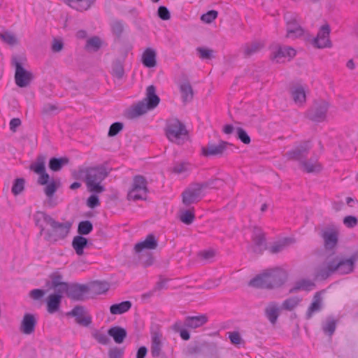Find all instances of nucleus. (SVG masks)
<instances>
[{
	"label": "nucleus",
	"instance_id": "60",
	"mask_svg": "<svg viewBox=\"0 0 358 358\" xmlns=\"http://www.w3.org/2000/svg\"><path fill=\"white\" fill-rule=\"evenodd\" d=\"M87 204L91 208H94L99 206L100 202H99V197L95 194L91 195L87 199Z\"/></svg>",
	"mask_w": 358,
	"mask_h": 358
},
{
	"label": "nucleus",
	"instance_id": "7",
	"mask_svg": "<svg viewBox=\"0 0 358 358\" xmlns=\"http://www.w3.org/2000/svg\"><path fill=\"white\" fill-rule=\"evenodd\" d=\"M165 134L171 142L178 145H182L188 140V131L186 127L178 119L167 120Z\"/></svg>",
	"mask_w": 358,
	"mask_h": 358
},
{
	"label": "nucleus",
	"instance_id": "22",
	"mask_svg": "<svg viewBox=\"0 0 358 358\" xmlns=\"http://www.w3.org/2000/svg\"><path fill=\"white\" fill-rule=\"evenodd\" d=\"M36 323L37 320L34 315L26 313L21 322L20 330L24 334L29 335L34 331Z\"/></svg>",
	"mask_w": 358,
	"mask_h": 358
},
{
	"label": "nucleus",
	"instance_id": "31",
	"mask_svg": "<svg viewBox=\"0 0 358 358\" xmlns=\"http://www.w3.org/2000/svg\"><path fill=\"white\" fill-rule=\"evenodd\" d=\"M280 314V308L275 302L270 303L265 309V315L269 322L275 324Z\"/></svg>",
	"mask_w": 358,
	"mask_h": 358
},
{
	"label": "nucleus",
	"instance_id": "43",
	"mask_svg": "<svg viewBox=\"0 0 358 358\" xmlns=\"http://www.w3.org/2000/svg\"><path fill=\"white\" fill-rule=\"evenodd\" d=\"M91 289L96 294H102L109 289V285L106 282H94L91 285Z\"/></svg>",
	"mask_w": 358,
	"mask_h": 358
},
{
	"label": "nucleus",
	"instance_id": "32",
	"mask_svg": "<svg viewBox=\"0 0 358 358\" xmlns=\"http://www.w3.org/2000/svg\"><path fill=\"white\" fill-rule=\"evenodd\" d=\"M108 334L113 337L114 341L118 344L122 343L127 337L126 330L118 326L110 328Z\"/></svg>",
	"mask_w": 358,
	"mask_h": 358
},
{
	"label": "nucleus",
	"instance_id": "30",
	"mask_svg": "<svg viewBox=\"0 0 358 358\" xmlns=\"http://www.w3.org/2000/svg\"><path fill=\"white\" fill-rule=\"evenodd\" d=\"M72 247L78 256L84 254V249L88 247V240L83 236H76L72 241Z\"/></svg>",
	"mask_w": 358,
	"mask_h": 358
},
{
	"label": "nucleus",
	"instance_id": "25",
	"mask_svg": "<svg viewBox=\"0 0 358 358\" xmlns=\"http://www.w3.org/2000/svg\"><path fill=\"white\" fill-rule=\"evenodd\" d=\"M292 97L296 104L302 106L306 99L305 87L301 85L297 84L290 88Z\"/></svg>",
	"mask_w": 358,
	"mask_h": 358
},
{
	"label": "nucleus",
	"instance_id": "21",
	"mask_svg": "<svg viewBox=\"0 0 358 358\" xmlns=\"http://www.w3.org/2000/svg\"><path fill=\"white\" fill-rule=\"evenodd\" d=\"M252 240L254 243L255 252H262L266 248L265 234L260 227H253Z\"/></svg>",
	"mask_w": 358,
	"mask_h": 358
},
{
	"label": "nucleus",
	"instance_id": "2",
	"mask_svg": "<svg viewBox=\"0 0 358 358\" xmlns=\"http://www.w3.org/2000/svg\"><path fill=\"white\" fill-rule=\"evenodd\" d=\"M353 267L354 261L352 259L328 258L317 269L315 279L324 280L334 272L342 275L348 274L352 271Z\"/></svg>",
	"mask_w": 358,
	"mask_h": 358
},
{
	"label": "nucleus",
	"instance_id": "37",
	"mask_svg": "<svg viewBox=\"0 0 358 358\" xmlns=\"http://www.w3.org/2000/svg\"><path fill=\"white\" fill-rule=\"evenodd\" d=\"M313 287V283L310 280L302 279L295 283L294 287L290 289L289 292L293 293L298 290L310 291L312 289Z\"/></svg>",
	"mask_w": 358,
	"mask_h": 358
},
{
	"label": "nucleus",
	"instance_id": "47",
	"mask_svg": "<svg viewBox=\"0 0 358 358\" xmlns=\"http://www.w3.org/2000/svg\"><path fill=\"white\" fill-rule=\"evenodd\" d=\"M336 329V321L332 318H328L322 325V329L325 334L331 336Z\"/></svg>",
	"mask_w": 358,
	"mask_h": 358
},
{
	"label": "nucleus",
	"instance_id": "38",
	"mask_svg": "<svg viewBox=\"0 0 358 358\" xmlns=\"http://www.w3.org/2000/svg\"><path fill=\"white\" fill-rule=\"evenodd\" d=\"M68 163L69 159L66 157H53L50 159L49 168L53 171H58L62 168L64 165H66Z\"/></svg>",
	"mask_w": 358,
	"mask_h": 358
},
{
	"label": "nucleus",
	"instance_id": "4",
	"mask_svg": "<svg viewBox=\"0 0 358 358\" xmlns=\"http://www.w3.org/2000/svg\"><path fill=\"white\" fill-rule=\"evenodd\" d=\"M208 318L206 315L201 314L194 316H187L183 320H176L171 326V329L179 333L180 338L184 341L190 338L189 329H196L203 327L208 322Z\"/></svg>",
	"mask_w": 358,
	"mask_h": 358
},
{
	"label": "nucleus",
	"instance_id": "20",
	"mask_svg": "<svg viewBox=\"0 0 358 358\" xmlns=\"http://www.w3.org/2000/svg\"><path fill=\"white\" fill-rule=\"evenodd\" d=\"M54 218L43 211H37L34 215V221L36 227L40 229V235H44L47 231L45 225L50 226L54 223Z\"/></svg>",
	"mask_w": 358,
	"mask_h": 358
},
{
	"label": "nucleus",
	"instance_id": "16",
	"mask_svg": "<svg viewBox=\"0 0 358 358\" xmlns=\"http://www.w3.org/2000/svg\"><path fill=\"white\" fill-rule=\"evenodd\" d=\"M88 292V287L84 285L67 284L66 287L64 289V293L73 301H83L85 295Z\"/></svg>",
	"mask_w": 358,
	"mask_h": 358
},
{
	"label": "nucleus",
	"instance_id": "29",
	"mask_svg": "<svg viewBox=\"0 0 358 358\" xmlns=\"http://www.w3.org/2000/svg\"><path fill=\"white\" fill-rule=\"evenodd\" d=\"M157 55L155 50L148 48L142 55V63L147 68H152L157 65Z\"/></svg>",
	"mask_w": 358,
	"mask_h": 358
},
{
	"label": "nucleus",
	"instance_id": "6",
	"mask_svg": "<svg viewBox=\"0 0 358 358\" xmlns=\"http://www.w3.org/2000/svg\"><path fill=\"white\" fill-rule=\"evenodd\" d=\"M159 97L156 94V89L154 85H150L146 90V97L136 105H134L128 111L130 118L141 116L148 110L156 108L159 103Z\"/></svg>",
	"mask_w": 358,
	"mask_h": 358
},
{
	"label": "nucleus",
	"instance_id": "34",
	"mask_svg": "<svg viewBox=\"0 0 358 358\" xmlns=\"http://www.w3.org/2000/svg\"><path fill=\"white\" fill-rule=\"evenodd\" d=\"M264 44L262 41H252L250 43H247L243 47L244 55L246 57H250L258 52Z\"/></svg>",
	"mask_w": 358,
	"mask_h": 358
},
{
	"label": "nucleus",
	"instance_id": "27",
	"mask_svg": "<svg viewBox=\"0 0 358 358\" xmlns=\"http://www.w3.org/2000/svg\"><path fill=\"white\" fill-rule=\"evenodd\" d=\"M62 294L56 292L48 296L47 299V310L49 313H55L59 310L62 302Z\"/></svg>",
	"mask_w": 358,
	"mask_h": 358
},
{
	"label": "nucleus",
	"instance_id": "1",
	"mask_svg": "<svg viewBox=\"0 0 358 358\" xmlns=\"http://www.w3.org/2000/svg\"><path fill=\"white\" fill-rule=\"evenodd\" d=\"M287 278L285 270L276 267L267 269L250 280L249 285L257 288L274 289L282 286Z\"/></svg>",
	"mask_w": 358,
	"mask_h": 358
},
{
	"label": "nucleus",
	"instance_id": "33",
	"mask_svg": "<svg viewBox=\"0 0 358 358\" xmlns=\"http://www.w3.org/2000/svg\"><path fill=\"white\" fill-rule=\"evenodd\" d=\"M180 92L183 103L189 102L192 100L194 92L193 89L189 82H185L179 86Z\"/></svg>",
	"mask_w": 358,
	"mask_h": 358
},
{
	"label": "nucleus",
	"instance_id": "10",
	"mask_svg": "<svg viewBox=\"0 0 358 358\" xmlns=\"http://www.w3.org/2000/svg\"><path fill=\"white\" fill-rule=\"evenodd\" d=\"M310 146L308 143L302 145L287 152L286 155L289 159L297 160L301 163V168L307 173L313 172V164L310 162L303 161L308 153Z\"/></svg>",
	"mask_w": 358,
	"mask_h": 358
},
{
	"label": "nucleus",
	"instance_id": "61",
	"mask_svg": "<svg viewBox=\"0 0 358 358\" xmlns=\"http://www.w3.org/2000/svg\"><path fill=\"white\" fill-rule=\"evenodd\" d=\"M199 256L204 260H210L215 257V251L213 250H208L201 251Z\"/></svg>",
	"mask_w": 358,
	"mask_h": 358
},
{
	"label": "nucleus",
	"instance_id": "41",
	"mask_svg": "<svg viewBox=\"0 0 358 358\" xmlns=\"http://www.w3.org/2000/svg\"><path fill=\"white\" fill-rule=\"evenodd\" d=\"M301 299L297 296H292L285 300L282 303V308L291 311L300 303Z\"/></svg>",
	"mask_w": 358,
	"mask_h": 358
},
{
	"label": "nucleus",
	"instance_id": "46",
	"mask_svg": "<svg viewBox=\"0 0 358 358\" xmlns=\"http://www.w3.org/2000/svg\"><path fill=\"white\" fill-rule=\"evenodd\" d=\"M24 183L25 180L22 178L15 179L12 187V193L14 195H18L22 193L24 189Z\"/></svg>",
	"mask_w": 358,
	"mask_h": 358
},
{
	"label": "nucleus",
	"instance_id": "51",
	"mask_svg": "<svg viewBox=\"0 0 358 358\" xmlns=\"http://www.w3.org/2000/svg\"><path fill=\"white\" fill-rule=\"evenodd\" d=\"M111 30L113 34L120 36L123 32L124 27L120 21L115 20L110 24Z\"/></svg>",
	"mask_w": 358,
	"mask_h": 358
},
{
	"label": "nucleus",
	"instance_id": "50",
	"mask_svg": "<svg viewBox=\"0 0 358 358\" xmlns=\"http://www.w3.org/2000/svg\"><path fill=\"white\" fill-rule=\"evenodd\" d=\"M0 37L3 41L9 45H13L17 43V39L15 35L10 32L5 31L0 33Z\"/></svg>",
	"mask_w": 358,
	"mask_h": 358
},
{
	"label": "nucleus",
	"instance_id": "3",
	"mask_svg": "<svg viewBox=\"0 0 358 358\" xmlns=\"http://www.w3.org/2000/svg\"><path fill=\"white\" fill-rule=\"evenodd\" d=\"M81 175H85L87 189L95 193H101L104 191L101 182L108 176L109 171L104 165L87 167L80 170Z\"/></svg>",
	"mask_w": 358,
	"mask_h": 358
},
{
	"label": "nucleus",
	"instance_id": "19",
	"mask_svg": "<svg viewBox=\"0 0 358 358\" xmlns=\"http://www.w3.org/2000/svg\"><path fill=\"white\" fill-rule=\"evenodd\" d=\"M329 103L322 100L315 103V124L328 121V110Z\"/></svg>",
	"mask_w": 358,
	"mask_h": 358
},
{
	"label": "nucleus",
	"instance_id": "12",
	"mask_svg": "<svg viewBox=\"0 0 358 358\" xmlns=\"http://www.w3.org/2000/svg\"><path fill=\"white\" fill-rule=\"evenodd\" d=\"M296 55V50L287 45H276L272 48L271 58L277 63H283L291 60Z\"/></svg>",
	"mask_w": 358,
	"mask_h": 358
},
{
	"label": "nucleus",
	"instance_id": "59",
	"mask_svg": "<svg viewBox=\"0 0 358 358\" xmlns=\"http://www.w3.org/2000/svg\"><path fill=\"white\" fill-rule=\"evenodd\" d=\"M124 351L117 347L111 348L108 352L109 358H122Z\"/></svg>",
	"mask_w": 358,
	"mask_h": 358
},
{
	"label": "nucleus",
	"instance_id": "48",
	"mask_svg": "<svg viewBox=\"0 0 358 358\" xmlns=\"http://www.w3.org/2000/svg\"><path fill=\"white\" fill-rule=\"evenodd\" d=\"M194 213L191 210H187L181 212L180 220L185 224H190L194 220Z\"/></svg>",
	"mask_w": 358,
	"mask_h": 358
},
{
	"label": "nucleus",
	"instance_id": "14",
	"mask_svg": "<svg viewBox=\"0 0 358 358\" xmlns=\"http://www.w3.org/2000/svg\"><path fill=\"white\" fill-rule=\"evenodd\" d=\"M231 145L228 142L221 141L218 144L212 143H208L206 146L201 148V155L206 157H221L224 155L228 147Z\"/></svg>",
	"mask_w": 358,
	"mask_h": 358
},
{
	"label": "nucleus",
	"instance_id": "55",
	"mask_svg": "<svg viewBox=\"0 0 358 358\" xmlns=\"http://www.w3.org/2000/svg\"><path fill=\"white\" fill-rule=\"evenodd\" d=\"M343 224L348 228H353L358 224V220L356 217L352 215H348L344 217Z\"/></svg>",
	"mask_w": 358,
	"mask_h": 358
},
{
	"label": "nucleus",
	"instance_id": "39",
	"mask_svg": "<svg viewBox=\"0 0 358 358\" xmlns=\"http://www.w3.org/2000/svg\"><path fill=\"white\" fill-rule=\"evenodd\" d=\"M45 157L40 155L36 158V162L30 165L29 169L36 173H43L45 171Z\"/></svg>",
	"mask_w": 358,
	"mask_h": 358
},
{
	"label": "nucleus",
	"instance_id": "56",
	"mask_svg": "<svg viewBox=\"0 0 358 358\" xmlns=\"http://www.w3.org/2000/svg\"><path fill=\"white\" fill-rule=\"evenodd\" d=\"M158 16L163 20H169L171 17L170 12L168 8L164 6L159 7L157 10Z\"/></svg>",
	"mask_w": 358,
	"mask_h": 358
},
{
	"label": "nucleus",
	"instance_id": "40",
	"mask_svg": "<svg viewBox=\"0 0 358 358\" xmlns=\"http://www.w3.org/2000/svg\"><path fill=\"white\" fill-rule=\"evenodd\" d=\"M192 164L189 162H182L174 164L172 171L176 174H183L187 173L192 169Z\"/></svg>",
	"mask_w": 358,
	"mask_h": 358
},
{
	"label": "nucleus",
	"instance_id": "63",
	"mask_svg": "<svg viewBox=\"0 0 358 358\" xmlns=\"http://www.w3.org/2000/svg\"><path fill=\"white\" fill-rule=\"evenodd\" d=\"M45 294L43 289H35L30 292L29 296L31 298L35 300L40 299Z\"/></svg>",
	"mask_w": 358,
	"mask_h": 358
},
{
	"label": "nucleus",
	"instance_id": "5",
	"mask_svg": "<svg viewBox=\"0 0 358 358\" xmlns=\"http://www.w3.org/2000/svg\"><path fill=\"white\" fill-rule=\"evenodd\" d=\"M223 180L215 179L209 182L193 183L182 194V203L186 206L199 201L203 196V191L208 187L217 188L223 185Z\"/></svg>",
	"mask_w": 358,
	"mask_h": 358
},
{
	"label": "nucleus",
	"instance_id": "36",
	"mask_svg": "<svg viewBox=\"0 0 358 358\" xmlns=\"http://www.w3.org/2000/svg\"><path fill=\"white\" fill-rule=\"evenodd\" d=\"M131 307V303L129 301H125L112 305L110 307V311L113 315H121L127 312Z\"/></svg>",
	"mask_w": 358,
	"mask_h": 358
},
{
	"label": "nucleus",
	"instance_id": "44",
	"mask_svg": "<svg viewBox=\"0 0 358 358\" xmlns=\"http://www.w3.org/2000/svg\"><path fill=\"white\" fill-rule=\"evenodd\" d=\"M92 224L88 220L82 221L78 224V232L80 236L87 235L92 231Z\"/></svg>",
	"mask_w": 358,
	"mask_h": 358
},
{
	"label": "nucleus",
	"instance_id": "42",
	"mask_svg": "<svg viewBox=\"0 0 358 358\" xmlns=\"http://www.w3.org/2000/svg\"><path fill=\"white\" fill-rule=\"evenodd\" d=\"M92 336L99 344L108 345L110 343V338L108 335L101 330L95 329L92 332Z\"/></svg>",
	"mask_w": 358,
	"mask_h": 358
},
{
	"label": "nucleus",
	"instance_id": "11",
	"mask_svg": "<svg viewBox=\"0 0 358 358\" xmlns=\"http://www.w3.org/2000/svg\"><path fill=\"white\" fill-rule=\"evenodd\" d=\"M148 193L147 181L142 176H136L133 180L131 189L129 191V200L145 199Z\"/></svg>",
	"mask_w": 358,
	"mask_h": 358
},
{
	"label": "nucleus",
	"instance_id": "17",
	"mask_svg": "<svg viewBox=\"0 0 358 358\" xmlns=\"http://www.w3.org/2000/svg\"><path fill=\"white\" fill-rule=\"evenodd\" d=\"M285 18L287 21V38H296L304 34V30L297 23L295 17L290 15H285Z\"/></svg>",
	"mask_w": 358,
	"mask_h": 358
},
{
	"label": "nucleus",
	"instance_id": "15",
	"mask_svg": "<svg viewBox=\"0 0 358 358\" xmlns=\"http://www.w3.org/2000/svg\"><path fill=\"white\" fill-rule=\"evenodd\" d=\"M67 316L75 317L76 322L83 327H88L92 323V317L84 306H76L70 312L66 313Z\"/></svg>",
	"mask_w": 358,
	"mask_h": 358
},
{
	"label": "nucleus",
	"instance_id": "24",
	"mask_svg": "<svg viewBox=\"0 0 358 358\" xmlns=\"http://www.w3.org/2000/svg\"><path fill=\"white\" fill-rule=\"evenodd\" d=\"M338 233L336 230L329 229L322 233V238L324 242V247L327 250L334 249L338 243Z\"/></svg>",
	"mask_w": 358,
	"mask_h": 358
},
{
	"label": "nucleus",
	"instance_id": "9",
	"mask_svg": "<svg viewBox=\"0 0 358 358\" xmlns=\"http://www.w3.org/2000/svg\"><path fill=\"white\" fill-rule=\"evenodd\" d=\"M11 64L15 69V82L20 87H27L34 78L31 71H27L22 64V58L13 56L11 59Z\"/></svg>",
	"mask_w": 358,
	"mask_h": 358
},
{
	"label": "nucleus",
	"instance_id": "26",
	"mask_svg": "<svg viewBox=\"0 0 358 358\" xmlns=\"http://www.w3.org/2000/svg\"><path fill=\"white\" fill-rule=\"evenodd\" d=\"M158 245L157 240L153 234H149L146 238L135 245L134 250L136 252H140L143 250H155Z\"/></svg>",
	"mask_w": 358,
	"mask_h": 358
},
{
	"label": "nucleus",
	"instance_id": "49",
	"mask_svg": "<svg viewBox=\"0 0 358 358\" xmlns=\"http://www.w3.org/2000/svg\"><path fill=\"white\" fill-rule=\"evenodd\" d=\"M196 51L201 59H210L214 57V51L211 49L199 47L196 48Z\"/></svg>",
	"mask_w": 358,
	"mask_h": 358
},
{
	"label": "nucleus",
	"instance_id": "45",
	"mask_svg": "<svg viewBox=\"0 0 358 358\" xmlns=\"http://www.w3.org/2000/svg\"><path fill=\"white\" fill-rule=\"evenodd\" d=\"M101 46V41L98 36H93L87 40L85 48L97 51Z\"/></svg>",
	"mask_w": 358,
	"mask_h": 358
},
{
	"label": "nucleus",
	"instance_id": "23",
	"mask_svg": "<svg viewBox=\"0 0 358 358\" xmlns=\"http://www.w3.org/2000/svg\"><path fill=\"white\" fill-rule=\"evenodd\" d=\"M296 240L294 238H283L274 242L268 248L272 254H277L281 252L288 248L290 245L295 243Z\"/></svg>",
	"mask_w": 358,
	"mask_h": 358
},
{
	"label": "nucleus",
	"instance_id": "62",
	"mask_svg": "<svg viewBox=\"0 0 358 358\" xmlns=\"http://www.w3.org/2000/svg\"><path fill=\"white\" fill-rule=\"evenodd\" d=\"M321 293L322 292H317L315 294V312L320 310L322 308Z\"/></svg>",
	"mask_w": 358,
	"mask_h": 358
},
{
	"label": "nucleus",
	"instance_id": "58",
	"mask_svg": "<svg viewBox=\"0 0 358 358\" xmlns=\"http://www.w3.org/2000/svg\"><path fill=\"white\" fill-rule=\"evenodd\" d=\"M57 187L55 182L52 181L47 185L45 188V193L48 197H52L57 191Z\"/></svg>",
	"mask_w": 358,
	"mask_h": 358
},
{
	"label": "nucleus",
	"instance_id": "13",
	"mask_svg": "<svg viewBox=\"0 0 358 358\" xmlns=\"http://www.w3.org/2000/svg\"><path fill=\"white\" fill-rule=\"evenodd\" d=\"M331 28L328 23H324L318 29L315 36V48L320 49L331 48L332 42L330 39Z\"/></svg>",
	"mask_w": 358,
	"mask_h": 358
},
{
	"label": "nucleus",
	"instance_id": "35",
	"mask_svg": "<svg viewBox=\"0 0 358 358\" xmlns=\"http://www.w3.org/2000/svg\"><path fill=\"white\" fill-rule=\"evenodd\" d=\"M50 278L52 280V286L55 289V291L64 293V289L66 287L68 283L62 282V275L56 272L50 275Z\"/></svg>",
	"mask_w": 358,
	"mask_h": 358
},
{
	"label": "nucleus",
	"instance_id": "64",
	"mask_svg": "<svg viewBox=\"0 0 358 358\" xmlns=\"http://www.w3.org/2000/svg\"><path fill=\"white\" fill-rule=\"evenodd\" d=\"M64 44L61 40L55 39L52 45V50L54 52H58L63 48Z\"/></svg>",
	"mask_w": 358,
	"mask_h": 358
},
{
	"label": "nucleus",
	"instance_id": "18",
	"mask_svg": "<svg viewBox=\"0 0 358 358\" xmlns=\"http://www.w3.org/2000/svg\"><path fill=\"white\" fill-rule=\"evenodd\" d=\"M163 334L156 329L151 331V348L150 352L153 357H159L162 355Z\"/></svg>",
	"mask_w": 358,
	"mask_h": 358
},
{
	"label": "nucleus",
	"instance_id": "28",
	"mask_svg": "<svg viewBox=\"0 0 358 358\" xmlns=\"http://www.w3.org/2000/svg\"><path fill=\"white\" fill-rule=\"evenodd\" d=\"M96 0H65L66 3L72 8L78 11H85L88 10Z\"/></svg>",
	"mask_w": 358,
	"mask_h": 358
},
{
	"label": "nucleus",
	"instance_id": "8",
	"mask_svg": "<svg viewBox=\"0 0 358 358\" xmlns=\"http://www.w3.org/2000/svg\"><path fill=\"white\" fill-rule=\"evenodd\" d=\"M50 227L44 234V239L50 243H55L68 236L71 224L69 222H59L54 220V223Z\"/></svg>",
	"mask_w": 358,
	"mask_h": 358
},
{
	"label": "nucleus",
	"instance_id": "54",
	"mask_svg": "<svg viewBox=\"0 0 358 358\" xmlns=\"http://www.w3.org/2000/svg\"><path fill=\"white\" fill-rule=\"evenodd\" d=\"M217 17V12L215 10H210L201 17V20L206 23L212 22Z\"/></svg>",
	"mask_w": 358,
	"mask_h": 358
},
{
	"label": "nucleus",
	"instance_id": "57",
	"mask_svg": "<svg viewBox=\"0 0 358 358\" xmlns=\"http://www.w3.org/2000/svg\"><path fill=\"white\" fill-rule=\"evenodd\" d=\"M229 338L234 345H239L242 342V338L238 331H232L229 333Z\"/></svg>",
	"mask_w": 358,
	"mask_h": 358
},
{
	"label": "nucleus",
	"instance_id": "52",
	"mask_svg": "<svg viewBox=\"0 0 358 358\" xmlns=\"http://www.w3.org/2000/svg\"><path fill=\"white\" fill-rule=\"evenodd\" d=\"M123 129V124L119 122L113 123L108 130V136L113 137L116 136Z\"/></svg>",
	"mask_w": 358,
	"mask_h": 358
},
{
	"label": "nucleus",
	"instance_id": "53",
	"mask_svg": "<svg viewBox=\"0 0 358 358\" xmlns=\"http://www.w3.org/2000/svg\"><path fill=\"white\" fill-rule=\"evenodd\" d=\"M236 135L238 138L240 139L243 143L249 144L250 143V137L243 128L238 127L236 129Z\"/></svg>",
	"mask_w": 358,
	"mask_h": 358
}]
</instances>
